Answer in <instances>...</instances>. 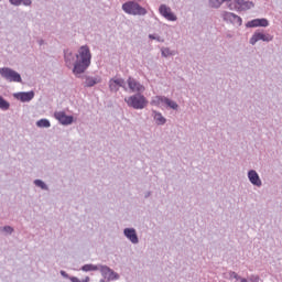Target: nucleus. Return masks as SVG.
<instances>
[{
  "instance_id": "f704fd0d",
  "label": "nucleus",
  "mask_w": 282,
  "mask_h": 282,
  "mask_svg": "<svg viewBox=\"0 0 282 282\" xmlns=\"http://www.w3.org/2000/svg\"><path fill=\"white\" fill-rule=\"evenodd\" d=\"M100 282H105V280H100Z\"/></svg>"
},
{
  "instance_id": "b1692460",
  "label": "nucleus",
  "mask_w": 282,
  "mask_h": 282,
  "mask_svg": "<svg viewBox=\"0 0 282 282\" xmlns=\"http://www.w3.org/2000/svg\"><path fill=\"white\" fill-rule=\"evenodd\" d=\"M33 184L37 186V188H41L42 191H50V186H47V184H45L43 180L37 178L33 182Z\"/></svg>"
},
{
  "instance_id": "4be33fe9",
  "label": "nucleus",
  "mask_w": 282,
  "mask_h": 282,
  "mask_svg": "<svg viewBox=\"0 0 282 282\" xmlns=\"http://www.w3.org/2000/svg\"><path fill=\"white\" fill-rule=\"evenodd\" d=\"M36 127L40 129H50L52 127V123H50V120L47 119H40L36 121Z\"/></svg>"
},
{
  "instance_id": "ddd939ff",
  "label": "nucleus",
  "mask_w": 282,
  "mask_h": 282,
  "mask_svg": "<svg viewBox=\"0 0 282 282\" xmlns=\"http://www.w3.org/2000/svg\"><path fill=\"white\" fill-rule=\"evenodd\" d=\"M247 177L252 186H257V188H261L263 186V182L261 181V177L256 170H249L247 173Z\"/></svg>"
},
{
  "instance_id": "a211bd4d",
  "label": "nucleus",
  "mask_w": 282,
  "mask_h": 282,
  "mask_svg": "<svg viewBox=\"0 0 282 282\" xmlns=\"http://www.w3.org/2000/svg\"><path fill=\"white\" fill-rule=\"evenodd\" d=\"M13 98H17V100H20L21 102H30V100L34 98V91L15 93L13 94Z\"/></svg>"
},
{
  "instance_id": "72a5a7b5",
  "label": "nucleus",
  "mask_w": 282,
  "mask_h": 282,
  "mask_svg": "<svg viewBox=\"0 0 282 282\" xmlns=\"http://www.w3.org/2000/svg\"><path fill=\"white\" fill-rule=\"evenodd\" d=\"M239 281H240V282H248V279H246V278H240Z\"/></svg>"
},
{
  "instance_id": "412c9836",
  "label": "nucleus",
  "mask_w": 282,
  "mask_h": 282,
  "mask_svg": "<svg viewBox=\"0 0 282 282\" xmlns=\"http://www.w3.org/2000/svg\"><path fill=\"white\" fill-rule=\"evenodd\" d=\"M9 3H11V6H32V0H9Z\"/></svg>"
},
{
  "instance_id": "dca6fc26",
  "label": "nucleus",
  "mask_w": 282,
  "mask_h": 282,
  "mask_svg": "<svg viewBox=\"0 0 282 282\" xmlns=\"http://www.w3.org/2000/svg\"><path fill=\"white\" fill-rule=\"evenodd\" d=\"M270 25V22L268 19L262 18V19H253L249 22H247L246 28H268Z\"/></svg>"
},
{
  "instance_id": "20e7f679",
  "label": "nucleus",
  "mask_w": 282,
  "mask_h": 282,
  "mask_svg": "<svg viewBox=\"0 0 282 282\" xmlns=\"http://www.w3.org/2000/svg\"><path fill=\"white\" fill-rule=\"evenodd\" d=\"M124 102L132 109H144L147 105H149V100H147V97H144L142 93H135L134 95L126 97Z\"/></svg>"
},
{
  "instance_id": "aec40b11",
  "label": "nucleus",
  "mask_w": 282,
  "mask_h": 282,
  "mask_svg": "<svg viewBox=\"0 0 282 282\" xmlns=\"http://www.w3.org/2000/svg\"><path fill=\"white\" fill-rule=\"evenodd\" d=\"M100 265L102 264H84L82 270L83 272H97V270L100 271Z\"/></svg>"
},
{
  "instance_id": "7ed1b4c3",
  "label": "nucleus",
  "mask_w": 282,
  "mask_h": 282,
  "mask_svg": "<svg viewBox=\"0 0 282 282\" xmlns=\"http://www.w3.org/2000/svg\"><path fill=\"white\" fill-rule=\"evenodd\" d=\"M122 10L126 14H131L132 17H147L149 11L147 8L140 6L137 1H128L122 4Z\"/></svg>"
},
{
  "instance_id": "2f4dec72",
  "label": "nucleus",
  "mask_w": 282,
  "mask_h": 282,
  "mask_svg": "<svg viewBox=\"0 0 282 282\" xmlns=\"http://www.w3.org/2000/svg\"><path fill=\"white\" fill-rule=\"evenodd\" d=\"M37 43H39V45H45V40L40 39V40H37Z\"/></svg>"
},
{
  "instance_id": "bb28decb",
  "label": "nucleus",
  "mask_w": 282,
  "mask_h": 282,
  "mask_svg": "<svg viewBox=\"0 0 282 282\" xmlns=\"http://www.w3.org/2000/svg\"><path fill=\"white\" fill-rule=\"evenodd\" d=\"M0 232H6V235H12V232H14V228H12V226L0 227Z\"/></svg>"
},
{
  "instance_id": "cd10ccee",
  "label": "nucleus",
  "mask_w": 282,
  "mask_h": 282,
  "mask_svg": "<svg viewBox=\"0 0 282 282\" xmlns=\"http://www.w3.org/2000/svg\"><path fill=\"white\" fill-rule=\"evenodd\" d=\"M149 39L151 41H158V43H164V37L158 35V34H149Z\"/></svg>"
},
{
  "instance_id": "9d476101",
  "label": "nucleus",
  "mask_w": 282,
  "mask_h": 282,
  "mask_svg": "<svg viewBox=\"0 0 282 282\" xmlns=\"http://www.w3.org/2000/svg\"><path fill=\"white\" fill-rule=\"evenodd\" d=\"M108 85H109V90L112 94H118V91H120V87H122L123 89H127V84L122 78H111L108 82Z\"/></svg>"
},
{
  "instance_id": "f3484780",
  "label": "nucleus",
  "mask_w": 282,
  "mask_h": 282,
  "mask_svg": "<svg viewBox=\"0 0 282 282\" xmlns=\"http://www.w3.org/2000/svg\"><path fill=\"white\" fill-rule=\"evenodd\" d=\"M85 82H84V87H95V85H100L102 83V77L100 76H84Z\"/></svg>"
},
{
  "instance_id": "423d86ee",
  "label": "nucleus",
  "mask_w": 282,
  "mask_h": 282,
  "mask_svg": "<svg viewBox=\"0 0 282 282\" xmlns=\"http://www.w3.org/2000/svg\"><path fill=\"white\" fill-rule=\"evenodd\" d=\"M151 105H155V107H160V105H166V107L173 109L174 111H177V109H180V105H177V102L169 99L165 96H155L152 99Z\"/></svg>"
},
{
  "instance_id": "6e6552de",
  "label": "nucleus",
  "mask_w": 282,
  "mask_h": 282,
  "mask_svg": "<svg viewBox=\"0 0 282 282\" xmlns=\"http://www.w3.org/2000/svg\"><path fill=\"white\" fill-rule=\"evenodd\" d=\"M127 83L130 91L133 94H144V91H147L144 85L140 84V82L133 77H128Z\"/></svg>"
},
{
  "instance_id": "c85d7f7f",
  "label": "nucleus",
  "mask_w": 282,
  "mask_h": 282,
  "mask_svg": "<svg viewBox=\"0 0 282 282\" xmlns=\"http://www.w3.org/2000/svg\"><path fill=\"white\" fill-rule=\"evenodd\" d=\"M69 281H72V282H89L90 279H89V276H86L84 280L80 281V279H78L76 276H70Z\"/></svg>"
},
{
  "instance_id": "1a4fd4ad",
  "label": "nucleus",
  "mask_w": 282,
  "mask_h": 282,
  "mask_svg": "<svg viewBox=\"0 0 282 282\" xmlns=\"http://www.w3.org/2000/svg\"><path fill=\"white\" fill-rule=\"evenodd\" d=\"M100 273L105 279H107L108 282L109 281H118V279H120V274L116 273V271H113V269H111L105 264L100 265Z\"/></svg>"
},
{
  "instance_id": "393cba45",
  "label": "nucleus",
  "mask_w": 282,
  "mask_h": 282,
  "mask_svg": "<svg viewBox=\"0 0 282 282\" xmlns=\"http://www.w3.org/2000/svg\"><path fill=\"white\" fill-rule=\"evenodd\" d=\"M0 109L2 111H8V109H10V102L6 100L1 95H0Z\"/></svg>"
},
{
  "instance_id": "c756f323",
  "label": "nucleus",
  "mask_w": 282,
  "mask_h": 282,
  "mask_svg": "<svg viewBox=\"0 0 282 282\" xmlns=\"http://www.w3.org/2000/svg\"><path fill=\"white\" fill-rule=\"evenodd\" d=\"M59 274H61L64 279H72V276H69V274H67V272H65V271H61Z\"/></svg>"
},
{
  "instance_id": "f03ea898",
  "label": "nucleus",
  "mask_w": 282,
  "mask_h": 282,
  "mask_svg": "<svg viewBox=\"0 0 282 282\" xmlns=\"http://www.w3.org/2000/svg\"><path fill=\"white\" fill-rule=\"evenodd\" d=\"M224 3L228 10H235L236 12H246V10L254 8V2L246 0H208V6L213 10H219Z\"/></svg>"
},
{
  "instance_id": "39448f33",
  "label": "nucleus",
  "mask_w": 282,
  "mask_h": 282,
  "mask_svg": "<svg viewBox=\"0 0 282 282\" xmlns=\"http://www.w3.org/2000/svg\"><path fill=\"white\" fill-rule=\"evenodd\" d=\"M0 76L8 80V83H23V78H21V74L10 67L0 68Z\"/></svg>"
},
{
  "instance_id": "2eb2a0df",
  "label": "nucleus",
  "mask_w": 282,
  "mask_h": 282,
  "mask_svg": "<svg viewBox=\"0 0 282 282\" xmlns=\"http://www.w3.org/2000/svg\"><path fill=\"white\" fill-rule=\"evenodd\" d=\"M123 235L131 243H133V246H138V243H140V238H138V231L135 228H124Z\"/></svg>"
},
{
  "instance_id": "5701e85b",
  "label": "nucleus",
  "mask_w": 282,
  "mask_h": 282,
  "mask_svg": "<svg viewBox=\"0 0 282 282\" xmlns=\"http://www.w3.org/2000/svg\"><path fill=\"white\" fill-rule=\"evenodd\" d=\"M161 55L163 58H169V56H175V51H171L169 47H162Z\"/></svg>"
},
{
  "instance_id": "9b49d317",
  "label": "nucleus",
  "mask_w": 282,
  "mask_h": 282,
  "mask_svg": "<svg viewBox=\"0 0 282 282\" xmlns=\"http://www.w3.org/2000/svg\"><path fill=\"white\" fill-rule=\"evenodd\" d=\"M221 18L224 19V21H228L229 23H232V25L241 26V23H243V20L241 19V17L232 12L223 11Z\"/></svg>"
},
{
  "instance_id": "a878e982",
  "label": "nucleus",
  "mask_w": 282,
  "mask_h": 282,
  "mask_svg": "<svg viewBox=\"0 0 282 282\" xmlns=\"http://www.w3.org/2000/svg\"><path fill=\"white\" fill-rule=\"evenodd\" d=\"M225 279H228L229 281H232V279H235L236 281H239L241 276H239V274H237V272L235 271H229L228 273H225Z\"/></svg>"
},
{
  "instance_id": "4468645a",
  "label": "nucleus",
  "mask_w": 282,
  "mask_h": 282,
  "mask_svg": "<svg viewBox=\"0 0 282 282\" xmlns=\"http://www.w3.org/2000/svg\"><path fill=\"white\" fill-rule=\"evenodd\" d=\"M55 120H58L59 124H64L67 127L74 122L73 116H66L64 111H56L54 112Z\"/></svg>"
},
{
  "instance_id": "f8f14e48",
  "label": "nucleus",
  "mask_w": 282,
  "mask_h": 282,
  "mask_svg": "<svg viewBox=\"0 0 282 282\" xmlns=\"http://www.w3.org/2000/svg\"><path fill=\"white\" fill-rule=\"evenodd\" d=\"M159 12L161 17H163L167 21H177V15H175V13H173V11L171 10V7L166 4H161L159 7Z\"/></svg>"
},
{
  "instance_id": "473e14b6",
  "label": "nucleus",
  "mask_w": 282,
  "mask_h": 282,
  "mask_svg": "<svg viewBox=\"0 0 282 282\" xmlns=\"http://www.w3.org/2000/svg\"><path fill=\"white\" fill-rule=\"evenodd\" d=\"M150 195H151V192H147V193H145V196H144L145 199H149V196H150Z\"/></svg>"
},
{
  "instance_id": "6ab92c4d",
  "label": "nucleus",
  "mask_w": 282,
  "mask_h": 282,
  "mask_svg": "<svg viewBox=\"0 0 282 282\" xmlns=\"http://www.w3.org/2000/svg\"><path fill=\"white\" fill-rule=\"evenodd\" d=\"M152 118L159 126L166 124V118H164L158 110H152Z\"/></svg>"
},
{
  "instance_id": "7c9ffc66",
  "label": "nucleus",
  "mask_w": 282,
  "mask_h": 282,
  "mask_svg": "<svg viewBox=\"0 0 282 282\" xmlns=\"http://www.w3.org/2000/svg\"><path fill=\"white\" fill-rule=\"evenodd\" d=\"M250 281L252 282H259V275H251Z\"/></svg>"
},
{
  "instance_id": "f257e3e1",
  "label": "nucleus",
  "mask_w": 282,
  "mask_h": 282,
  "mask_svg": "<svg viewBox=\"0 0 282 282\" xmlns=\"http://www.w3.org/2000/svg\"><path fill=\"white\" fill-rule=\"evenodd\" d=\"M64 61L66 67L68 69L73 67V74L80 78V74H85L89 69V65H91V51L87 45L80 46L76 55L72 51L65 50Z\"/></svg>"
},
{
  "instance_id": "0eeeda50",
  "label": "nucleus",
  "mask_w": 282,
  "mask_h": 282,
  "mask_svg": "<svg viewBox=\"0 0 282 282\" xmlns=\"http://www.w3.org/2000/svg\"><path fill=\"white\" fill-rule=\"evenodd\" d=\"M274 36H272L270 33H263L261 31H256L251 39L249 40L250 45H257L259 41H263L264 43H270V41H273Z\"/></svg>"
}]
</instances>
